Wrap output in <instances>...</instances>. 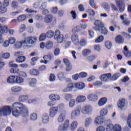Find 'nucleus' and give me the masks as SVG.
I'll use <instances>...</instances> for the list:
<instances>
[{
	"label": "nucleus",
	"instance_id": "nucleus-1",
	"mask_svg": "<svg viewBox=\"0 0 131 131\" xmlns=\"http://www.w3.org/2000/svg\"><path fill=\"white\" fill-rule=\"evenodd\" d=\"M12 114L15 117H19V116H23L25 117L28 116L29 113L26 106L20 102H15L11 106Z\"/></svg>",
	"mask_w": 131,
	"mask_h": 131
},
{
	"label": "nucleus",
	"instance_id": "nucleus-2",
	"mask_svg": "<svg viewBox=\"0 0 131 131\" xmlns=\"http://www.w3.org/2000/svg\"><path fill=\"white\" fill-rule=\"evenodd\" d=\"M65 108V104L64 103H60L58 104V106H53L50 108L49 110V116L53 118L57 115L58 111L59 110H63Z\"/></svg>",
	"mask_w": 131,
	"mask_h": 131
},
{
	"label": "nucleus",
	"instance_id": "nucleus-3",
	"mask_svg": "<svg viewBox=\"0 0 131 131\" xmlns=\"http://www.w3.org/2000/svg\"><path fill=\"white\" fill-rule=\"evenodd\" d=\"M11 114V106H4L0 108V116H7Z\"/></svg>",
	"mask_w": 131,
	"mask_h": 131
},
{
	"label": "nucleus",
	"instance_id": "nucleus-4",
	"mask_svg": "<svg viewBox=\"0 0 131 131\" xmlns=\"http://www.w3.org/2000/svg\"><path fill=\"white\" fill-rule=\"evenodd\" d=\"M44 21L45 23H47V24L52 23L53 25H55V24L57 23V19L52 14H48L46 15L44 18Z\"/></svg>",
	"mask_w": 131,
	"mask_h": 131
},
{
	"label": "nucleus",
	"instance_id": "nucleus-5",
	"mask_svg": "<svg viewBox=\"0 0 131 131\" xmlns=\"http://www.w3.org/2000/svg\"><path fill=\"white\" fill-rule=\"evenodd\" d=\"M8 33V26H2L0 24V43L4 42V38H3V34Z\"/></svg>",
	"mask_w": 131,
	"mask_h": 131
},
{
	"label": "nucleus",
	"instance_id": "nucleus-6",
	"mask_svg": "<svg viewBox=\"0 0 131 131\" xmlns=\"http://www.w3.org/2000/svg\"><path fill=\"white\" fill-rule=\"evenodd\" d=\"M54 38L57 39V42H58V43H61L63 42V41L64 40V35L61 34L60 30H57L55 32Z\"/></svg>",
	"mask_w": 131,
	"mask_h": 131
},
{
	"label": "nucleus",
	"instance_id": "nucleus-7",
	"mask_svg": "<svg viewBox=\"0 0 131 131\" xmlns=\"http://www.w3.org/2000/svg\"><path fill=\"white\" fill-rule=\"evenodd\" d=\"M116 4L117 6L119 11L121 13L125 10V4L123 0H116Z\"/></svg>",
	"mask_w": 131,
	"mask_h": 131
},
{
	"label": "nucleus",
	"instance_id": "nucleus-8",
	"mask_svg": "<svg viewBox=\"0 0 131 131\" xmlns=\"http://www.w3.org/2000/svg\"><path fill=\"white\" fill-rule=\"evenodd\" d=\"M24 40L25 45H33V43L36 42V40H37V38L35 36H29L26 37Z\"/></svg>",
	"mask_w": 131,
	"mask_h": 131
},
{
	"label": "nucleus",
	"instance_id": "nucleus-9",
	"mask_svg": "<svg viewBox=\"0 0 131 131\" xmlns=\"http://www.w3.org/2000/svg\"><path fill=\"white\" fill-rule=\"evenodd\" d=\"M10 66L12 68L10 69V73H16L18 74L19 73V70L18 68V65L16 63H13V62H9Z\"/></svg>",
	"mask_w": 131,
	"mask_h": 131
},
{
	"label": "nucleus",
	"instance_id": "nucleus-10",
	"mask_svg": "<svg viewBox=\"0 0 131 131\" xmlns=\"http://www.w3.org/2000/svg\"><path fill=\"white\" fill-rule=\"evenodd\" d=\"M68 127H69V120H67L63 124L59 126L58 131H65Z\"/></svg>",
	"mask_w": 131,
	"mask_h": 131
},
{
	"label": "nucleus",
	"instance_id": "nucleus-11",
	"mask_svg": "<svg viewBox=\"0 0 131 131\" xmlns=\"http://www.w3.org/2000/svg\"><path fill=\"white\" fill-rule=\"evenodd\" d=\"M94 25L95 26L93 27V29L95 31H98L104 25V24L100 20H96L94 22Z\"/></svg>",
	"mask_w": 131,
	"mask_h": 131
},
{
	"label": "nucleus",
	"instance_id": "nucleus-12",
	"mask_svg": "<svg viewBox=\"0 0 131 131\" xmlns=\"http://www.w3.org/2000/svg\"><path fill=\"white\" fill-rule=\"evenodd\" d=\"M74 89H75V83H70L67 85V88L63 90V92L69 93V92H72Z\"/></svg>",
	"mask_w": 131,
	"mask_h": 131
},
{
	"label": "nucleus",
	"instance_id": "nucleus-13",
	"mask_svg": "<svg viewBox=\"0 0 131 131\" xmlns=\"http://www.w3.org/2000/svg\"><path fill=\"white\" fill-rule=\"evenodd\" d=\"M93 110V107L89 105H86L83 106L81 109V113L83 114H89L90 112H92Z\"/></svg>",
	"mask_w": 131,
	"mask_h": 131
},
{
	"label": "nucleus",
	"instance_id": "nucleus-14",
	"mask_svg": "<svg viewBox=\"0 0 131 131\" xmlns=\"http://www.w3.org/2000/svg\"><path fill=\"white\" fill-rule=\"evenodd\" d=\"M110 78H111V73L104 74L100 76V79L101 81H105V82H107Z\"/></svg>",
	"mask_w": 131,
	"mask_h": 131
},
{
	"label": "nucleus",
	"instance_id": "nucleus-15",
	"mask_svg": "<svg viewBox=\"0 0 131 131\" xmlns=\"http://www.w3.org/2000/svg\"><path fill=\"white\" fill-rule=\"evenodd\" d=\"M63 63L67 66L66 70L67 71H70L71 69H72V66L71 65V63L69 60L67 58H63Z\"/></svg>",
	"mask_w": 131,
	"mask_h": 131
},
{
	"label": "nucleus",
	"instance_id": "nucleus-16",
	"mask_svg": "<svg viewBox=\"0 0 131 131\" xmlns=\"http://www.w3.org/2000/svg\"><path fill=\"white\" fill-rule=\"evenodd\" d=\"M66 119V111H64L63 113H61L57 118L58 122L62 123L64 122V121Z\"/></svg>",
	"mask_w": 131,
	"mask_h": 131
},
{
	"label": "nucleus",
	"instance_id": "nucleus-17",
	"mask_svg": "<svg viewBox=\"0 0 131 131\" xmlns=\"http://www.w3.org/2000/svg\"><path fill=\"white\" fill-rule=\"evenodd\" d=\"M88 99L92 102H96V101H98L99 97L95 94H90L88 96Z\"/></svg>",
	"mask_w": 131,
	"mask_h": 131
},
{
	"label": "nucleus",
	"instance_id": "nucleus-18",
	"mask_svg": "<svg viewBox=\"0 0 131 131\" xmlns=\"http://www.w3.org/2000/svg\"><path fill=\"white\" fill-rule=\"evenodd\" d=\"M115 40L116 43L121 45L124 42V38L121 35H118L115 37Z\"/></svg>",
	"mask_w": 131,
	"mask_h": 131
},
{
	"label": "nucleus",
	"instance_id": "nucleus-19",
	"mask_svg": "<svg viewBox=\"0 0 131 131\" xmlns=\"http://www.w3.org/2000/svg\"><path fill=\"white\" fill-rule=\"evenodd\" d=\"M71 39L74 45H78L79 43V38H78V35L77 34L72 35Z\"/></svg>",
	"mask_w": 131,
	"mask_h": 131
},
{
	"label": "nucleus",
	"instance_id": "nucleus-20",
	"mask_svg": "<svg viewBox=\"0 0 131 131\" xmlns=\"http://www.w3.org/2000/svg\"><path fill=\"white\" fill-rule=\"evenodd\" d=\"M28 81L29 82L30 86H31L32 88H35L37 81L35 78H29L28 79Z\"/></svg>",
	"mask_w": 131,
	"mask_h": 131
},
{
	"label": "nucleus",
	"instance_id": "nucleus-21",
	"mask_svg": "<svg viewBox=\"0 0 131 131\" xmlns=\"http://www.w3.org/2000/svg\"><path fill=\"white\" fill-rule=\"evenodd\" d=\"M125 99L124 98H121L120 100H119L117 105L118 107L120 108V109H122V108L124 107V106H125Z\"/></svg>",
	"mask_w": 131,
	"mask_h": 131
},
{
	"label": "nucleus",
	"instance_id": "nucleus-22",
	"mask_svg": "<svg viewBox=\"0 0 131 131\" xmlns=\"http://www.w3.org/2000/svg\"><path fill=\"white\" fill-rule=\"evenodd\" d=\"M81 109V108L80 106H78L77 109L73 111L71 113V117H75L76 116H78V115L80 114Z\"/></svg>",
	"mask_w": 131,
	"mask_h": 131
},
{
	"label": "nucleus",
	"instance_id": "nucleus-23",
	"mask_svg": "<svg viewBox=\"0 0 131 131\" xmlns=\"http://www.w3.org/2000/svg\"><path fill=\"white\" fill-rule=\"evenodd\" d=\"M97 31H99V32H100V33L103 34V35H107V34H108V29H107V28L105 27L104 25L98 30Z\"/></svg>",
	"mask_w": 131,
	"mask_h": 131
},
{
	"label": "nucleus",
	"instance_id": "nucleus-24",
	"mask_svg": "<svg viewBox=\"0 0 131 131\" xmlns=\"http://www.w3.org/2000/svg\"><path fill=\"white\" fill-rule=\"evenodd\" d=\"M49 99L53 102H55V101L60 100L61 99V97H60V96L58 95L51 94L49 95Z\"/></svg>",
	"mask_w": 131,
	"mask_h": 131
},
{
	"label": "nucleus",
	"instance_id": "nucleus-25",
	"mask_svg": "<svg viewBox=\"0 0 131 131\" xmlns=\"http://www.w3.org/2000/svg\"><path fill=\"white\" fill-rule=\"evenodd\" d=\"M107 101H108V99H107V98L106 97H102L100 99V100L98 101V105L100 107H102V106H104L107 103Z\"/></svg>",
	"mask_w": 131,
	"mask_h": 131
},
{
	"label": "nucleus",
	"instance_id": "nucleus-26",
	"mask_svg": "<svg viewBox=\"0 0 131 131\" xmlns=\"http://www.w3.org/2000/svg\"><path fill=\"white\" fill-rule=\"evenodd\" d=\"M85 86V84L83 82H79L75 83V89H77V90H83Z\"/></svg>",
	"mask_w": 131,
	"mask_h": 131
},
{
	"label": "nucleus",
	"instance_id": "nucleus-27",
	"mask_svg": "<svg viewBox=\"0 0 131 131\" xmlns=\"http://www.w3.org/2000/svg\"><path fill=\"white\" fill-rule=\"evenodd\" d=\"M29 73L32 76H37L39 75V71L35 69H31L29 71Z\"/></svg>",
	"mask_w": 131,
	"mask_h": 131
},
{
	"label": "nucleus",
	"instance_id": "nucleus-28",
	"mask_svg": "<svg viewBox=\"0 0 131 131\" xmlns=\"http://www.w3.org/2000/svg\"><path fill=\"white\" fill-rule=\"evenodd\" d=\"M16 81V76H9L7 79L8 83H15Z\"/></svg>",
	"mask_w": 131,
	"mask_h": 131
},
{
	"label": "nucleus",
	"instance_id": "nucleus-29",
	"mask_svg": "<svg viewBox=\"0 0 131 131\" xmlns=\"http://www.w3.org/2000/svg\"><path fill=\"white\" fill-rule=\"evenodd\" d=\"M27 19V15L26 14H21L17 18L18 22H24Z\"/></svg>",
	"mask_w": 131,
	"mask_h": 131
},
{
	"label": "nucleus",
	"instance_id": "nucleus-30",
	"mask_svg": "<svg viewBox=\"0 0 131 131\" xmlns=\"http://www.w3.org/2000/svg\"><path fill=\"white\" fill-rule=\"evenodd\" d=\"M22 90V87L20 86H13L11 88V92L12 93H19Z\"/></svg>",
	"mask_w": 131,
	"mask_h": 131
},
{
	"label": "nucleus",
	"instance_id": "nucleus-31",
	"mask_svg": "<svg viewBox=\"0 0 131 131\" xmlns=\"http://www.w3.org/2000/svg\"><path fill=\"white\" fill-rule=\"evenodd\" d=\"M50 121V117L48 114H45L42 116V122L43 123L46 124Z\"/></svg>",
	"mask_w": 131,
	"mask_h": 131
},
{
	"label": "nucleus",
	"instance_id": "nucleus-32",
	"mask_svg": "<svg viewBox=\"0 0 131 131\" xmlns=\"http://www.w3.org/2000/svg\"><path fill=\"white\" fill-rule=\"evenodd\" d=\"M16 63H24L26 61V57L24 56H19L16 59Z\"/></svg>",
	"mask_w": 131,
	"mask_h": 131
},
{
	"label": "nucleus",
	"instance_id": "nucleus-33",
	"mask_svg": "<svg viewBox=\"0 0 131 131\" xmlns=\"http://www.w3.org/2000/svg\"><path fill=\"white\" fill-rule=\"evenodd\" d=\"M85 100H86L85 96L83 95H80L77 97L76 101L78 103H83Z\"/></svg>",
	"mask_w": 131,
	"mask_h": 131
},
{
	"label": "nucleus",
	"instance_id": "nucleus-34",
	"mask_svg": "<svg viewBox=\"0 0 131 131\" xmlns=\"http://www.w3.org/2000/svg\"><path fill=\"white\" fill-rule=\"evenodd\" d=\"M25 42H24V40L21 41H17L14 45V47L15 49H20L22 48V46H25Z\"/></svg>",
	"mask_w": 131,
	"mask_h": 131
},
{
	"label": "nucleus",
	"instance_id": "nucleus-35",
	"mask_svg": "<svg viewBox=\"0 0 131 131\" xmlns=\"http://www.w3.org/2000/svg\"><path fill=\"white\" fill-rule=\"evenodd\" d=\"M119 77H120V73H117L113 75V76L111 75V77L110 78H111V80L112 81H115V80H117Z\"/></svg>",
	"mask_w": 131,
	"mask_h": 131
},
{
	"label": "nucleus",
	"instance_id": "nucleus-36",
	"mask_svg": "<svg viewBox=\"0 0 131 131\" xmlns=\"http://www.w3.org/2000/svg\"><path fill=\"white\" fill-rule=\"evenodd\" d=\"M29 99L28 95H20L18 98L19 102H26Z\"/></svg>",
	"mask_w": 131,
	"mask_h": 131
},
{
	"label": "nucleus",
	"instance_id": "nucleus-37",
	"mask_svg": "<svg viewBox=\"0 0 131 131\" xmlns=\"http://www.w3.org/2000/svg\"><path fill=\"white\" fill-rule=\"evenodd\" d=\"M54 47V43L52 41H48L45 44V47L47 50H51Z\"/></svg>",
	"mask_w": 131,
	"mask_h": 131
},
{
	"label": "nucleus",
	"instance_id": "nucleus-38",
	"mask_svg": "<svg viewBox=\"0 0 131 131\" xmlns=\"http://www.w3.org/2000/svg\"><path fill=\"white\" fill-rule=\"evenodd\" d=\"M24 82V79L22 77L16 76L15 77V83L17 84H21L23 82Z\"/></svg>",
	"mask_w": 131,
	"mask_h": 131
},
{
	"label": "nucleus",
	"instance_id": "nucleus-39",
	"mask_svg": "<svg viewBox=\"0 0 131 131\" xmlns=\"http://www.w3.org/2000/svg\"><path fill=\"white\" fill-rule=\"evenodd\" d=\"M91 53H92V51L90 49H85L82 51V54L84 57H88L91 54Z\"/></svg>",
	"mask_w": 131,
	"mask_h": 131
},
{
	"label": "nucleus",
	"instance_id": "nucleus-40",
	"mask_svg": "<svg viewBox=\"0 0 131 131\" xmlns=\"http://www.w3.org/2000/svg\"><path fill=\"white\" fill-rule=\"evenodd\" d=\"M77 125H78V123L77 121H74L71 123L70 129L72 130H75L77 128Z\"/></svg>",
	"mask_w": 131,
	"mask_h": 131
},
{
	"label": "nucleus",
	"instance_id": "nucleus-41",
	"mask_svg": "<svg viewBox=\"0 0 131 131\" xmlns=\"http://www.w3.org/2000/svg\"><path fill=\"white\" fill-rule=\"evenodd\" d=\"M80 31H81V27L79 26L74 27L72 30L73 33H77L80 32Z\"/></svg>",
	"mask_w": 131,
	"mask_h": 131
},
{
	"label": "nucleus",
	"instance_id": "nucleus-42",
	"mask_svg": "<svg viewBox=\"0 0 131 131\" xmlns=\"http://www.w3.org/2000/svg\"><path fill=\"white\" fill-rule=\"evenodd\" d=\"M39 59V57L38 56L34 57L31 58V62H30V64L32 66H34L36 64V62H37V60Z\"/></svg>",
	"mask_w": 131,
	"mask_h": 131
},
{
	"label": "nucleus",
	"instance_id": "nucleus-43",
	"mask_svg": "<svg viewBox=\"0 0 131 131\" xmlns=\"http://www.w3.org/2000/svg\"><path fill=\"white\" fill-rule=\"evenodd\" d=\"M55 35V32L52 30L48 31L46 33V37L48 38H52Z\"/></svg>",
	"mask_w": 131,
	"mask_h": 131
},
{
	"label": "nucleus",
	"instance_id": "nucleus-44",
	"mask_svg": "<svg viewBox=\"0 0 131 131\" xmlns=\"http://www.w3.org/2000/svg\"><path fill=\"white\" fill-rule=\"evenodd\" d=\"M123 54L125 55L126 57H130V52L128 51V49L127 48V46H125L124 47Z\"/></svg>",
	"mask_w": 131,
	"mask_h": 131
},
{
	"label": "nucleus",
	"instance_id": "nucleus-45",
	"mask_svg": "<svg viewBox=\"0 0 131 131\" xmlns=\"http://www.w3.org/2000/svg\"><path fill=\"white\" fill-rule=\"evenodd\" d=\"M122 129L121 126L118 124H116L114 126L113 131H121Z\"/></svg>",
	"mask_w": 131,
	"mask_h": 131
},
{
	"label": "nucleus",
	"instance_id": "nucleus-46",
	"mask_svg": "<svg viewBox=\"0 0 131 131\" xmlns=\"http://www.w3.org/2000/svg\"><path fill=\"white\" fill-rule=\"evenodd\" d=\"M102 120V119L101 117H97L95 119V122L96 124H101L103 123V121Z\"/></svg>",
	"mask_w": 131,
	"mask_h": 131
},
{
	"label": "nucleus",
	"instance_id": "nucleus-47",
	"mask_svg": "<svg viewBox=\"0 0 131 131\" xmlns=\"http://www.w3.org/2000/svg\"><path fill=\"white\" fill-rule=\"evenodd\" d=\"M61 51L60 50V48H55L54 50V55L55 57H58L59 55H60Z\"/></svg>",
	"mask_w": 131,
	"mask_h": 131
},
{
	"label": "nucleus",
	"instance_id": "nucleus-48",
	"mask_svg": "<svg viewBox=\"0 0 131 131\" xmlns=\"http://www.w3.org/2000/svg\"><path fill=\"white\" fill-rule=\"evenodd\" d=\"M105 47L106 48V49L110 50L112 47V43L110 41H106L105 42Z\"/></svg>",
	"mask_w": 131,
	"mask_h": 131
},
{
	"label": "nucleus",
	"instance_id": "nucleus-49",
	"mask_svg": "<svg viewBox=\"0 0 131 131\" xmlns=\"http://www.w3.org/2000/svg\"><path fill=\"white\" fill-rule=\"evenodd\" d=\"M78 43L81 47H85V46H86V40L85 39H81Z\"/></svg>",
	"mask_w": 131,
	"mask_h": 131
},
{
	"label": "nucleus",
	"instance_id": "nucleus-50",
	"mask_svg": "<svg viewBox=\"0 0 131 131\" xmlns=\"http://www.w3.org/2000/svg\"><path fill=\"white\" fill-rule=\"evenodd\" d=\"M107 113H108V110L107 108H103L100 112V115L101 116H105V115H107Z\"/></svg>",
	"mask_w": 131,
	"mask_h": 131
},
{
	"label": "nucleus",
	"instance_id": "nucleus-51",
	"mask_svg": "<svg viewBox=\"0 0 131 131\" xmlns=\"http://www.w3.org/2000/svg\"><path fill=\"white\" fill-rule=\"evenodd\" d=\"M47 37V35L46 33H42L39 37V41H43V40L46 39Z\"/></svg>",
	"mask_w": 131,
	"mask_h": 131
},
{
	"label": "nucleus",
	"instance_id": "nucleus-52",
	"mask_svg": "<svg viewBox=\"0 0 131 131\" xmlns=\"http://www.w3.org/2000/svg\"><path fill=\"white\" fill-rule=\"evenodd\" d=\"M70 14L73 18V20H75L77 17V14H76V11L72 10L71 11Z\"/></svg>",
	"mask_w": 131,
	"mask_h": 131
},
{
	"label": "nucleus",
	"instance_id": "nucleus-53",
	"mask_svg": "<svg viewBox=\"0 0 131 131\" xmlns=\"http://www.w3.org/2000/svg\"><path fill=\"white\" fill-rule=\"evenodd\" d=\"M92 123V118H88L85 121V126H89Z\"/></svg>",
	"mask_w": 131,
	"mask_h": 131
},
{
	"label": "nucleus",
	"instance_id": "nucleus-54",
	"mask_svg": "<svg viewBox=\"0 0 131 131\" xmlns=\"http://www.w3.org/2000/svg\"><path fill=\"white\" fill-rule=\"evenodd\" d=\"M89 5L92 7V8H93V9H95V8H96V6H97L96 2H95V1L94 0L89 1Z\"/></svg>",
	"mask_w": 131,
	"mask_h": 131
},
{
	"label": "nucleus",
	"instance_id": "nucleus-55",
	"mask_svg": "<svg viewBox=\"0 0 131 131\" xmlns=\"http://www.w3.org/2000/svg\"><path fill=\"white\" fill-rule=\"evenodd\" d=\"M11 6L13 9H17L19 6H18V3L16 1H13L12 2Z\"/></svg>",
	"mask_w": 131,
	"mask_h": 131
},
{
	"label": "nucleus",
	"instance_id": "nucleus-56",
	"mask_svg": "<svg viewBox=\"0 0 131 131\" xmlns=\"http://www.w3.org/2000/svg\"><path fill=\"white\" fill-rule=\"evenodd\" d=\"M18 75L20 77H27V74L24 71L18 72Z\"/></svg>",
	"mask_w": 131,
	"mask_h": 131
},
{
	"label": "nucleus",
	"instance_id": "nucleus-57",
	"mask_svg": "<svg viewBox=\"0 0 131 131\" xmlns=\"http://www.w3.org/2000/svg\"><path fill=\"white\" fill-rule=\"evenodd\" d=\"M79 78H84L88 76V73L84 72H82L79 74Z\"/></svg>",
	"mask_w": 131,
	"mask_h": 131
},
{
	"label": "nucleus",
	"instance_id": "nucleus-58",
	"mask_svg": "<svg viewBox=\"0 0 131 131\" xmlns=\"http://www.w3.org/2000/svg\"><path fill=\"white\" fill-rule=\"evenodd\" d=\"M56 80V76L54 74H50L49 77V81L53 82Z\"/></svg>",
	"mask_w": 131,
	"mask_h": 131
},
{
	"label": "nucleus",
	"instance_id": "nucleus-59",
	"mask_svg": "<svg viewBox=\"0 0 131 131\" xmlns=\"http://www.w3.org/2000/svg\"><path fill=\"white\" fill-rule=\"evenodd\" d=\"M48 7V3L47 2H43L40 6V10H45Z\"/></svg>",
	"mask_w": 131,
	"mask_h": 131
},
{
	"label": "nucleus",
	"instance_id": "nucleus-60",
	"mask_svg": "<svg viewBox=\"0 0 131 131\" xmlns=\"http://www.w3.org/2000/svg\"><path fill=\"white\" fill-rule=\"evenodd\" d=\"M102 40H104V36L100 35L95 40V42H102Z\"/></svg>",
	"mask_w": 131,
	"mask_h": 131
},
{
	"label": "nucleus",
	"instance_id": "nucleus-61",
	"mask_svg": "<svg viewBox=\"0 0 131 131\" xmlns=\"http://www.w3.org/2000/svg\"><path fill=\"white\" fill-rule=\"evenodd\" d=\"M113 124H109L107 125L106 128V131H112L113 130V128H114Z\"/></svg>",
	"mask_w": 131,
	"mask_h": 131
},
{
	"label": "nucleus",
	"instance_id": "nucleus-62",
	"mask_svg": "<svg viewBox=\"0 0 131 131\" xmlns=\"http://www.w3.org/2000/svg\"><path fill=\"white\" fill-rule=\"evenodd\" d=\"M33 8L35 9H39L40 10V2H36L33 5Z\"/></svg>",
	"mask_w": 131,
	"mask_h": 131
},
{
	"label": "nucleus",
	"instance_id": "nucleus-63",
	"mask_svg": "<svg viewBox=\"0 0 131 131\" xmlns=\"http://www.w3.org/2000/svg\"><path fill=\"white\" fill-rule=\"evenodd\" d=\"M43 58L44 60L51 61V60H52V55L51 54L46 55L43 57Z\"/></svg>",
	"mask_w": 131,
	"mask_h": 131
},
{
	"label": "nucleus",
	"instance_id": "nucleus-64",
	"mask_svg": "<svg viewBox=\"0 0 131 131\" xmlns=\"http://www.w3.org/2000/svg\"><path fill=\"white\" fill-rule=\"evenodd\" d=\"M32 120H36L37 119V114L36 113H33L30 116Z\"/></svg>",
	"mask_w": 131,
	"mask_h": 131
}]
</instances>
